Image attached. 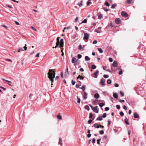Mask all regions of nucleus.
Listing matches in <instances>:
<instances>
[{"instance_id":"obj_44","label":"nucleus","mask_w":146,"mask_h":146,"mask_svg":"<svg viewBox=\"0 0 146 146\" xmlns=\"http://www.w3.org/2000/svg\"><path fill=\"white\" fill-rule=\"evenodd\" d=\"M105 5H106L108 7H109L110 6V4L108 2H105Z\"/></svg>"},{"instance_id":"obj_60","label":"nucleus","mask_w":146,"mask_h":146,"mask_svg":"<svg viewBox=\"0 0 146 146\" xmlns=\"http://www.w3.org/2000/svg\"><path fill=\"white\" fill-rule=\"evenodd\" d=\"M60 75L62 78L63 77V73L62 72H61L60 73Z\"/></svg>"},{"instance_id":"obj_59","label":"nucleus","mask_w":146,"mask_h":146,"mask_svg":"<svg viewBox=\"0 0 146 146\" xmlns=\"http://www.w3.org/2000/svg\"><path fill=\"white\" fill-rule=\"evenodd\" d=\"M81 86V85H79V84H76V88H79V86Z\"/></svg>"},{"instance_id":"obj_13","label":"nucleus","mask_w":146,"mask_h":146,"mask_svg":"<svg viewBox=\"0 0 146 146\" xmlns=\"http://www.w3.org/2000/svg\"><path fill=\"white\" fill-rule=\"evenodd\" d=\"M134 117L135 118H138L139 116L138 113L136 112H135L134 114Z\"/></svg>"},{"instance_id":"obj_63","label":"nucleus","mask_w":146,"mask_h":146,"mask_svg":"<svg viewBox=\"0 0 146 146\" xmlns=\"http://www.w3.org/2000/svg\"><path fill=\"white\" fill-rule=\"evenodd\" d=\"M107 68V67L106 66H103V69L104 70H107L106 69Z\"/></svg>"},{"instance_id":"obj_57","label":"nucleus","mask_w":146,"mask_h":146,"mask_svg":"<svg viewBox=\"0 0 146 146\" xmlns=\"http://www.w3.org/2000/svg\"><path fill=\"white\" fill-rule=\"evenodd\" d=\"M126 2L128 4H130L131 3V1L130 0H127L126 1Z\"/></svg>"},{"instance_id":"obj_43","label":"nucleus","mask_w":146,"mask_h":146,"mask_svg":"<svg viewBox=\"0 0 146 146\" xmlns=\"http://www.w3.org/2000/svg\"><path fill=\"white\" fill-rule=\"evenodd\" d=\"M101 140V139H98L97 140V142L98 144L100 145V141Z\"/></svg>"},{"instance_id":"obj_1","label":"nucleus","mask_w":146,"mask_h":146,"mask_svg":"<svg viewBox=\"0 0 146 146\" xmlns=\"http://www.w3.org/2000/svg\"><path fill=\"white\" fill-rule=\"evenodd\" d=\"M48 78L51 82L52 83L54 81L53 79L54 78L55 74V70L49 69L48 73Z\"/></svg>"},{"instance_id":"obj_51","label":"nucleus","mask_w":146,"mask_h":146,"mask_svg":"<svg viewBox=\"0 0 146 146\" xmlns=\"http://www.w3.org/2000/svg\"><path fill=\"white\" fill-rule=\"evenodd\" d=\"M116 108L117 109H119L120 108V107L119 105H117L116 106Z\"/></svg>"},{"instance_id":"obj_30","label":"nucleus","mask_w":146,"mask_h":146,"mask_svg":"<svg viewBox=\"0 0 146 146\" xmlns=\"http://www.w3.org/2000/svg\"><path fill=\"white\" fill-rule=\"evenodd\" d=\"M96 66L94 64H93L92 66V68L93 69H95L96 68Z\"/></svg>"},{"instance_id":"obj_37","label":"nucleus","mask_w":146,"mask_h":146,"mask_svg":"<svg viewBox=\"0 0 146 146\" xmlns=\"http://www.w3.org/2000/svg\"><path fill=\"white\" fill-rule=\"evenodd\" d=\"M119 114L121 115V117H123V116L124 114L123 111H121L119 113Z\"/></svg>"},{"instance_id":"obj_41","label":"nucleus","mask_w":146,"mask_h":146,"mask_svg":"<svg viewBox=\"0 0 146 146\" xmlns=\"http://www.w3.org/2000/svg\"><path fill=\"white\" fill-rule=\"evenodd\" d=\"M101 135H102L104 133V131L103 130H101L99 131Z\"/></svg>"},{"instance_id":"obj_45","label":"nucleus","mask_w":146,"mask_h":146,"mask_svg":"<svg viewBox=\"0 0 146 146\" xmlns=\"http://www.w3.org/2000/svg\"><path fill=\"white\" fill-rule=\"evenodd\" d=\"M123 109H124L125 110H127V107L125 105H124L123 107Z\"/></svg>"},{"instance_id":"obj_32","label":"nucleus","mask_w":146,"mask_h":146,"mask_svg":"<svg viewBox=\"0 0 146 146\" xmlns=\"http://www.w3.org/2000/svg\"><path fill=\"white\" fill-rule=\"evenodd\" d=\"M105 105V104L103 103H100L99 104V106L100 107H102Z\"/></svg>"},{"instance_id":"obj_52","label":"nucleus","mask_w":146,"mask_h":146,"mask_svg":"<svg viewBox=\"0 0 146 146\" xmlns=\"http://www.w3.org/2000/svg\"><path fill=\"white\" fill-rule=\"evenodd\" d=\"M109 108L108 107H106L105 108V110L106 111H108L109 110Z\"/></svg>"},{"instance_id":"obj_16","label":"nucleus","mask_w":146,"mask_h":146,"mask_svg":"<svg viewBox=\"0 0 146 146\" xmlns=\"http://www.w3.org/2000/svg\"><path fill=\"white\" fill-rule=\"evenodd\" d=\"M76 61H77V60H76V58H75L74 57L72 58V63H76Z\"/></svg>"},{"instance_id":"obj_27","label":"nucleus","mask_w":146,"mask_h":146,"mask_svg":"<svg viewBox=\"0 0 146 146\" xmlns=\"http://www.w3.org/2000/svg\"><path fill=\"white\" fill-rule=\"evenodd\" d=\"M98 50L100 53H102L103 52L102 49L101 48H98Z\"/></svg>"},{"instance_id":"obj_62","label":"nucleus","mask_w":146,"mask_h":146,"mask_svg":"<svg viewBox=\"0 0 146 146\" xmlns=\"http://www.w3.org/2000/svg\"><path fill=\"white\" fill-rule=\"evenodd\" d=\"M40 53H38L35 56V57H38L39 56Z\"/></svg>"},{"instance_id":"obj_47","label":"nucleus","mask_w":146,"mask_h":146,"mask_svg":"<svg viewBox=\"0 0 146 146\" xmlns=\"http://www.w3.org/2000/svg\"><path fill=\"white\" fill-rule=\"evenodd\" d=\"M103 77L105 78H107L109 77V76L108 75H104L103 76Z\"/></svg>"},{"instance_id":"obj_50","label":"nucleus","mask_w":146,"mask_h":146,"mask_svg":"<svg viewBox=\"0 0 146 146\" xmlns=\"http://www.w3.org/2000/svg\"><path fill=\"white\" fill-rule=\"evenodd\" d=\"M82 57L81 55L80 54H78V57L79 59L80 58Z\"/></svg>"},{"instance_id":"obj_4","label":"nucleus","mask_w":146,"mask_h":146,"mask_svg":"<svg viewBox=\"0 0 146 146\" xmlns=\"http://www.w3.org/2000/svg\"><path fill=\"white\" fill-rule=\"evenodd\" d=\"M92 110L94 112L96 113H97L98 112L99 109L98 108V106H97L94 107Z\"/></svg>"},{"instance_id":"obj_3","label":"nucleus","mask_w":146,"mask_h":146,"mask_svg":"<svg viewBox=\"0 0 146 146\" xmlns=\"http://www.w3.org/2000/svg\"><path fill=\"white\" fill-rule=\"evenodd\" d=\"M27 45L25 44V46L23 48L24 50L23 49L22 47H20L19 49H18V51L19 52H20L21 51H24L27 50V47L26 46Z\"/></svg>"},{"instance_id":"obj_7","label":"nucleus","mask_w":146,"mask_h":146,"mask_svg":"<svg viewBox=\"0 0 146 146\" xmlns=\"http://www.w3.org/2000/svg\"><path fill=\"white\" fill-rule=\"evenodd\" d=\"M121 15L124 17H127L128 16L127 14L125 11H122L121 13Z\"/></svg>"},{"instance_id":"obj_25","label":"nucleus","mask_w":146,"mask_h":146,"mask_svg":"<svg viewBox=\"0 0 146 146\" xmlns=\"http://www.w3.org/2000/svg\"><path fill=\"white\" fill-rule=\"evenodd\" d=\"M85 60L86 61H89L90 60V59L89 58V57L88 56H86L85 57Z\"/></svg>"},{"instance_id":"obj_12","label":"nucleus","mask_w":146,"mask_h":146,"mask_svg":"<svg viewBox=\"0 0 146 146\" xmlns=\"http://www.w3.org/2000/svg\"><path fill=\"white\" fill-rule=\"evenodd\" d=\"M99 71L98 70H96V72L93 74L95 76H94V78H97V74L98 73Z\"/></svg>"},{"instance_id":"obj_17","label":"nucleus","mask_w":146,"mask_h":146,"mask_svg":"<svg viewBox=\"0 0 146 146\" xmlns=\"http://www.w3.org/2000/svg\"><path fill=\"white\" fill-rule=\"evenodd\" d=\"M113 97L115 98H118L117 94V93H115L113 94Z\"/></svg>"},{"instance_id":"obj_49","label":"nucleus","mask_w":146,"mask_h":146,"mask_svg":"<svg viewBox=\"0 0 146 146\" xmlns=\"http://www.w3.org/2000/svg\"><path fill=\"white\" fill-rule=\"evenodd\" d=\"M2 80H3V81H4L6 82H9V83H11V82L10 81H9V80H5L4 79H2Z\"/></svg>"},{"instance_id":"obj_31","label":"nucleus","mask_w":146,"mask_h":146,"mask_svg":"<svg viewBox=\"0 0 146 146\" xmlns=\"http://www.w3.org/2000/svg\"><path fill=\"white\" fill-rule=\"evenodd\" d=\"M91 1V0H88V1L87 3V6H89L90 3H92L90 2V1Z\"/></svg>"},{"instance_id":"obj_15","label":"nucleus","mask_w":146,"mask_h":146,"mask_svg":"<svg viewBox=\"0 0 146 146\" xmlns=\"http://www.w3.org/2000/svg\"><path fill=\"white\" fill-rule=\"evenodd\" d=\"M85 87L86 86L85 85H83L81 88L80 87L79 88L82 89L83 91H84L85 90Z\"/></svg>"},{"instance_id":"obj_29","label":"nucleus","mask_w":146,"mask_h":146,"mask_svg":"<svg viewBox=\"0 0 146 146\" xmlns=\"http://www.w3.org/2000/svg\"><path fill=\"white\" fill-rule=\"evenodd\" d=\"M116 6H117L116 4L115 5L114 4H113L111 5V8L112 9H114V8H115V7H116Z\"/></svg>"},{"instance_id":"obj_48","label":"nucleus","mask_w":146,"mask_h":146,"mask_svg":"<svg viewBox=\"0 0 146 146\" xmlns=\"http://www.w3.org/2000/svg\"><path fill=\"white\" fill-rule=\"evenodd\" d=\"M111 123V121L110 120L108 121V126L109 127Z\"/></svg>"},{"instance_id":"obj_14","label":"nucleus","mask_w":146,"mask_h":146,"mask_svg":"<svg viewBox=\"0 0 146 146\" xmlns=\"http://www.w3.org/2000/svg\"><path fill=\"white\" fill-rule=\"evenodd\" d=\"M88 94L86 92H85L84 94L83 97L84 99H86L88 97L87 96Z\"/></svg>"},{"instance_id":"obj_56","label":"nucleus","mask_w":146,"mask_h":146,"mask_svg":"<svg viewBox=\"0 0 146 146\" xmlns=\"http://www.w3.org/2000/svg\"><path fill=\"white\" fill-rule=\"evenodd\" d=\"M72 85H74L76 83V82L74 81L73 80H72Z\"/></svg>"},{"instance_id":"obj_55","label":"nucleus","mask_w":146,"mask_h":146,"mask_svg":"<svg viewBox=\"0 0 146 146\" xmlns=\"http://www.w3.org/2000/svg\"><path fill=\"white\" fill-rule=\"evenodd\" d=\"M109 60L110 62H111L113 61L112 58L110 57L109 58Z\"/></svg>"},{"instance_id":"obj_8","label":"nucleus","mask_w":146,"mask_h":146,"mask_svg":"<svg viewBox=\"0 0 146 146\" xmlns=\"http://www.w3.org/2000/svg\"><path fill=\"white\" fill-rule=\"evenodd\" d=\"M89 35L87 33H84V39L88 40L89 38Z\"/></svg>"},{"instance_id":"obj_18","label":"nucleus","mask_w":146,"mask_h":146,"mask_svg":"<svg viewBox=\"0 0 146 146\" xmlns=\"http://www.w3.org/2000/svg\"><path fill=\"white\" fill-rule=\"evenodd\" d=\"M102 120V116L98 117L96 119V120L101 121Z\"/></svg>"},{"instance_id":"obj_24","label":"nucleus","mask_w":146,"mask_h":146,"mask_svg":"<svg viewBox=\"0 0 146 146\" xmlns=\"http://www.w3.org/2000/svg\"><path fill=\"white\" fill-rule=\"evenodd\" d=\"M98 30V29H96L95 30V31H94L95 32L97 33H100L102 32V31L101 30Z\"/></svg>"},{"instance_id":"obj_54","label":"nucleus","mask_w":146,"mask_h":146,"mask_svg":"<svg viewBox=\"0 0 146 146\" xmlns=\"http://www.w3.org/2000/svg\"><path fill=\"white\" fill-rule=\"evenodd\" d=\"M92 120L91 119H90L88 121V123L89 124H90L92 122Z\"/></svg>"},{"instance_id":"obj_9","label":"nucleus","mask_w":146,"mask_h":146,"mask_svg":"<svg viewBox=\"0 0 146 146\" xmlns=\"http://www.w3.org/2000/svg\"><path fill=\"white\" fill-rule=\"evenodd\" d=\"M117 65V62L116 61H114L112 64V66L113 67H116Z\"/></svg>"},{"instance_id":"obj_46","label":"nucleus","mask_w":146,"mask_h":146,"mask_svg":"<svg viewBox=\"0 0 146 146\" xmlns=\"http://www.w3.org/2000/svg\"><path fill=\"white\" fill-rule=\"evenodd\" d=\"M92 116L93 114H92V113H90L89 118L90 119H91L92 118Z\"/></svg>"},{"instance_id":"obj_64","label":"nucleus","mask_w":146,"mask_h":146,"mask_svg":"<svg viewBox=\"0 0 146 146\" xmlns=\"http://www.w3.org/2000/svg\"><path fill=\"white\" fill-rule=\"evenodd\" d=\"M2 27H5V28H6V29H7V27L5 25H2Z\"/></svg>"},{"instance_id":"obj_6","label":"nucleus","mask_w":146,"mask_h":146,"mask_svg":"<svg viewBox=\"0 0 146 146\" xmlns=\"http://www.w3.org/2000/svg\"><path fill=\"white\" fill-rule=\"evenodd\" d=\"M105 82V80L102 78L101 80V82H100V84L102 85V86H104L105 85L104 83Z\"/></svg>"},{"instance_id":"obj_26","label":"nucleus","mask_w":146,"mask_h":146,"mask_svg":"<svg viewBox=\"0 0 146 146\" xmlns=\"http://www.w3.org/2000/svg\"><path fill=\"white\" fill-rule=\"evenodd\" d=\"M82 2H83V1H80V3L78 4V5L79 6L81 7V6H82Z\"/></svg>"},{"instance_id":"obj_38","label":"nucleus","mask_w":146,"mask_h":146,"mask_svg":"<svg viewBox=\"0 0 146 146\" xmlns=\"http://www.w3.org/2000/svg\"><path fill=\"white\" fill-rule=\"evenodd\" d=\"M77 100H78V101H77V102L79 104L80 103V98L78 97L77 96Z\"/></svg>"},{"instance_id":"obj_21","label":"nucleus","mask_w":146,"mask_h":146,"mask_svg":"<svg viewBox=\"0 0 146 146\" xmlns=\"http://www.w3.org/2000/svg\"><path fill=\"white\" fill-rule=\"evenodd\" d=\"M79 78H80V79L83 80L84 78V77L83 76H81L80 75H79L77 77V79H78Z\"/></svg>"},{"instance_id":"obj_20","label":"nucleus","mask_w":146,"mask_h":146,"mask_svg":"<svg viewBox=\"0 0 146 146\" xmlns=\"http://www.w3.org/2000/svg\"><path fill=\"white\" fill-rule=\"evenodd\" d=\"M99 95L98 93L94 95V97L96 99L98 98L99 97Z\"/></svg>"},{"instance_id":"obj_35","label":"nucleus","mask_w":146,"mask_h":146,"mask_svg":"<svg viewBox=\"0 0 146 146\" xmlns=\"http://www.w3.org/2000/svg\"><path fill=\"white\" fill-rule=\"evenodd\" d=\"M57 117L59 119H62V116L61 115H57Z\"/></svg>"},{"instance_id":"obj_34","label":"nucleus","mask_w":146,"mask_h":146,"mask_svg":"<svg viewBox=\"0 0 146 146\" xmlns=\"http://www.w3.org/2000/svg\"><path fill=\"white\" fill-rule=\"evenodd\" d=\"M85 109L87 110H89L90 108L89 106L88 105H86L85 106Z\"/></svg>"},{"instance_id":"obj_40","label":"nucleus","mask_w":146,"mask_h":146,"mask_svg":"<svg viewBox=\"0 0 146 146\" xmlns=\"http://www.w3.org/2000/svg\"><path fill=\"white\" fill-rule=\"evenodd\" d=\"M106 116V113H104L103 115V116H102V117H103L104 118H105Z\"/></svg>"},{"instance_id":"obj_36","label":"nucleus","mask_w":146,"mask_h":146,"mask_svg":"<svg viewBox=\"0 0 146 146\" xmlns=\"http://www.w3.org/2000/svg\"><path fill=\"white\" fill-rule=\"evenodd\" d=\"M83 48L82 47V46L81 45H80L79 46V47L78 48V50H81L82 49H83Z\"/></svg>"},{"instance_id":"obj_39","label":"nucleus","mask_w":146,"mask_h":146,"mask_svg":"<svg viewBox=\"0 0 146 146\" xmlns=\"http://www.w3.org/2000/svg\"><path fill=\"white\" fill-rule=\"evenodd\" d=\"M5 6L8 7H9V8H13V7L11 5H9L7 4H6L5 5Z\"/></svg>"},{"instance_id":"obj_10","label":"nucleus","mask_w":146,"mask_h":146,"mask_svg":"<svg viewBox=\"0 0 146 146\" xmlns=\"http://www.w3.org/2000/svg\"><path fill=\"white\" fill-rule=\"evenodd\" d=\"M115 21L116 24H118L120 23L121 20L119 18H117L115 19Z\"/></svg>"},{"instance_id":"obj_33","label":"nucleus","mask_w":146,"mask_h":146,"mask_svg":"<svg viewBox=\"0 0 146 146\" xmlns=\"http://www.w3.org/2000/svg\"><path fill=\"white\" fill-rule=\"evenodd\" d=\"M87 22V19H85L81 22V23H86Z\"/></svg>"},{"instance_id":"obj_23","label":"nucleus","mask_w":146,"mask_h":146,"mask_svg":"<svg viewBox=\"0 0 146 146\" xmlns=\"http://www.w3.org/2000/svg\"><path fill=\"white\" fill-rule=\"evenodd\" d=\"M94 127L95 128H99V125L95 123L94 124Z\"/></svg>"},{"instance_id":"obj_19","label":"nucleus","mask_w":146,"mask_h":146,"mask_svg":"<svg viewBox=\"0 0 146 146\" xmlns=\"http://www.w3.org/2000/svg\"><path fill=\"white\" fill-rule=\"evenodd\" d=\"M124 121H125V122L127 125H129V122H128V119H127V117H125V120H124Z\"/></svg>"},{"instance_id":"obj_5","label":"nucleus","mask_w":146,"mask_h":146,"mask_svg":"<svg viewBox=\"0 0 146 146\" xmlns=\"http://www.w3.org/2000/svg\"><path fill=\"white\" fill-rule=\"evenodd\" d=\"M69 74V72H68V68L67 67L66 68V70L65 74H64V76L65 78H67Z\"/></svg>"},{"instance_id":"obj_11","label":"nucleus","mask_w":146,"mask_h":146,"mask_svg":"<svg viewBox=\"0 0 146 146\" xmlns=\"http://www.w3.org/2000/svg\"><path fill=\"white\" fill-rule=\"evenodd\" d=\"M60 47L62 46L63 44H64V42H63V39H61L60 41Z\"/></svg>"},{"instance_id":"obj_22","label":"nucleus","mask_w":146,"mask_h":146,"mask_svg":"<svg viewBox=\"0 0 146 146\" xmlns=\"http://www.w3.org/2000/svg\"><path fill=\"white\" fill-rule=\"evenodd\" d=\"M59 143L60 145H62V140L61 137H60L59 138Z\"/></svg>"},{"instance_id":"obj_28","label":"nucleus","mask_w":146,"mask_h":146,"mask_svg":"<svg viewBox=\"0 0 146 146\" xmlns=\"http://www.w3.org/2000/svg\"><path fill=\"white\" fill-rule=\"evenodd\" d=\"M111 83V80L110 79H108L107 81V83L108 84H110Z\"/></svg>"},{"instance_id":"obj_61","label":"nucleus","mask_w":146,"mask_h":146,"mask_svg":"<svg viewBox=\"0 0 146 146\" xmlns=\"http://www.w3.org/2000/svg\"><path fill=\"white\" fill-rule=\"evenodd\" d=\"M95 141H96L95 139L94 138H93L92 139V143H95Z\"/></svg>"},{"instance_id":"obj_2","label":"nucleus","mask_w":146,"mask_h":146,"mask_svg":"<svg viewBox=\"0 0 146 146\" xmlns=\"http://www.w3.org/2000/svg\"><path fill=\"white\" fill-rule=\"evenodd\" d=\"M60 38L59 37H57L56 39L57 42H56V46L55 47L53 46V48H56L57 47H60V41H59V39Z\"/></svg>"},{"instance_id":"obj_53","label":"nucleus","mask_w":146,"mask_h":146,"mask_svg":"<svg viewBox=\"0 0 146 146\" xmlns=\"http://www.w3.org/2000/svg\"><path fill=\"white\" fill-rule=\"evenodd\" d=\"M0 88L3 89L4 91H5L6 90V88H4L2 86H0Z\"/></svg>"},{"instance_id":"obj_42","label":"nucleus","mask_w":146,"mask_h":146,"mask_svg":"<svg viewBox=\"0 0 146 146\" xmlns=\"http://www.w3.org/2000/svg\"><path fill=\"white\" fill-rule=\"evenodd\" d=\"M123 73V71L121 69H120V71L119 72V75H121Z\"/></svg>"},{"instance_id":"obj_58","label":"nucleus","mask_w":146,"mask_h":146,"mask_svg":"<svg viewBox=\"0 0 146 146\" xmlns=\"http://www.w3.org/2000/svg\"><path fill=\"white\" fill-rule=\"evenodd\" d=\"M97 43V41L96 40H94L93 42V44H96Z\"/></svg>"}]
</instances>
